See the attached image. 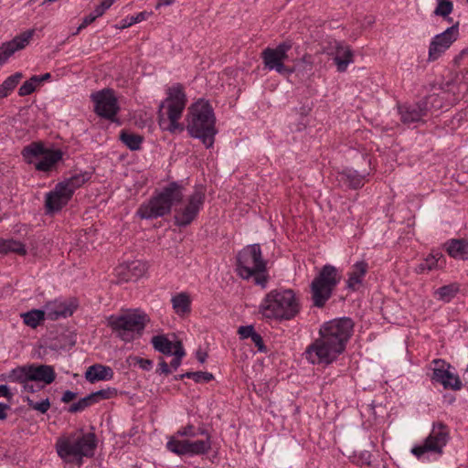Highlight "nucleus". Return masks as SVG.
<instances>
[{
	"instance_id": "1",
	"label": "nucleus",
	"mask_w": 468,
	"mask_h": 468,
	"mask_svg": "<svg viewBox=\"0 0 468 468\" xmlns=\"http://www.w3.org/2000/svg\"><path fill=\"white\" fill-rule=\"evenodd\" d=\"M300 304L291 289H275L269 292L261 300L258 313L268 321H285L296 316Z\"/></svg>"
},
{
	"instance_id": "2",
	"label": "nucleus",
	"mask_w": 468,
	"mask_h": 468,
	"mask_svg": "<svg viewBox=\"0 0 468 468\" xmlns=\"http://www.w3.org/2000/svg\"><path fill=\"white\" fill-rule=\"evenodd\" d=\"M215 123L213 109L207 101H198L189 108L187 132L192 137L199 139L206 148L214 144L218 133Z\"/></svg>"
},
{
	"instance_id": "3",
	"label": "nucleus",
	"mask_w": 468,
	"mask_h": 468,
	"mask_svg": "<svg viewBox=\"0 0 468 468\" xmlns=\"http://www.w3.org/2000/svg\"><path fill=\"white\" fill-rule=\"evenodd\" d=\"M186 101V96L182 84L176 83L167 89L166 98L160 103L158 108V124L163 131L174 133L177 130H183L179 120L182 117Z\"/></svg>"
},
{
	"instance_id": "4",
	"label": "nucleus",
	"mask_w": 468,
	"mask_h": 468,
	"mask_svg": "<svg viewBox=\"0 0 468 468\" xmlns=\"http://www.w3.org/2000/svg\"><path fill=\"white\" fill-rule=\"evenodd\" d=\"M236 271L243 280L253 279L256 285L261 288L267 286V261L259 244L248 245L238 253Z\"/></svg>"
},
{
	"instance_id": "5",
	"label": "nucleus",
	"mask_w": 468,
	"mask_h": 468,
	"mask_svg": "<svg viewBox=\"0 0 468 468\" xmlns=\"http://www.w3.org/2000/svg\"><path fill=\"white\" fill-rule=\"evenodd\" d=\"M97 440L94 433H73L58 440L56 449L58 456L68 463L80 466L83 458L94 455Z\"/></svg>"
},
{
	"instance_id": "6",
	"label": "nucleus",
	"mask_w": 468,
	"mask_h": 468,
	"mask_svg": "<svg viewBox=\"0 0 468 468\" xmlns=\"http://www.w3.org/2000/svg\"><path fill=\"white\" fill-rule=\"evenodd\" d=\"M184 188L176 182H171L147 202L141 204L137 215L141 218L153 219L169 214L171 207L182 201Z\"/></svg>"
},
{
	"instance_id": "7",
	"label": "nucleus",
	"mask_w": 468,
	"mask_h": 468,
	"mask_svg": "<svg viewBox=\"0 0 468 468\" xmlns=\"http://www.w3.org/2000/svg\"><path fill=\"white\" fill-rule=\"evenodd\" d=\"M148 321L145 314L133 311L120 315H112L108 324L117 337L130 343L142 335Z\"/></svg>"
},
{
	"instance_id": "8",
	"label": "nucleus",
	"mask_w": 468,
	"mask_h": 468,
	"mask_svg": "<svg viewBox=\"0 0 468 468\" xmlns=\"http://www.w3.org/2000/svg\"><path fill=\"white\" fill-rule=\"evenodd\" d=\"M443 107V100L437 94H431L414 103L398 105L400 121L406 125L423 122L424 118L433 116Z\"/></svg>"
},
{
	"instance_id": "9",
	"label": "nucleus",
	"mask_w": 468,
	"mask_h": 468,
	"mask_svg": "<svg viewBox=\"0 0 468 468\" xmlns=\"http://www.w3.org/2000/svg\"><path fill=\"white\" fill-rule=\"evenodd\" d=\"M341 273L333 265L326 264L311 283L314 305L323 307L331 298L333 291L341 281Z\"/></svg>"
},
{
	"instance_id": "10",
	"label": "nucleus",
	"mask_w": 468,
	"mask_h": 468,
	"mask_svg": "<svg viewBox=\"0 0 468 468\" xmlns=\"http://www.w3.org/2000/svg\"><path fill=\"white\" fill-rule=\"evenodd\" d=\"M449 440L450 430L448 426L441 421L434 422L430 434L422 443L412 447L411 453L419 460L428 458L431 455L441 456Z\"/></svg>"
},
{
	"instance_id": "11",
	"label": "nucleus",
	"mask_w": 468,
	"mask_h": 468,
	"mask_svg": "<svg viewBox=\"0 0 468 468\" xmlns=\"http://www.w3.org/2000/svg\"><path fill=\"white\" fill-rule=\"evenodd\" d=\"M353 330L354 322L352 319L343 317L324 323L319 330V335L325 337L335 346L337 345L341 350L345 351Z\"/></svg>"
},
{
	"instance_id": "12",
	"label": "nucleus",
	"mask_w": 468,
	"mask_h": 468,
	"mask_svg": "<svg viewBox=\"0 0 468 468\" xmlns=\"http://www.w3.org/2000/svg\"><path fill=\"white\" fill-rule=\"evenodd\" d=\"M199 434L205 436V438L196 441L191 440V438L186 440L171 438L166 443V448L179 456L207 454L211 450V436L207 430L201 428L199 429Z\"/></svg>"
},
{
	"instance_id": "13",
	"label": "nucleus",
	"mask_w": 468,
	"mask_h": 468,
	"mask_svg": "<svg viewBox=\"0 0 468 468\" xmlns=\"http://www.w3.org/2000/svg\"><path fill=\"white\" fill-rule=\"evenodd\" d=\"M344 351L320 335L305 350V358L312 364L329 365L337 359Z\"/></svg>"
},
{
	"instance_id": "14",
	"label": "nucleus",
	"mask_w": 468,
	"mask_h": 468,
	"mask_svg": "<svg viewBox=\"0 0 468 468\" xmlns=\"http://www.w3.org/2000/svg\"><path fill=\"white\" fill-rule=\"evenodd\" d=\"M291 41H284L276 48H267L261 53V58L264 67L269 70H275L282 75H290L294 69L284 65V61L288 58V51L292 48Z\"/></svg>"
},
{
	"instance_id": "15",
	"label": "nucleus",
	"mask_w": 468,
	"mask_h": 468,
	"mask_svg": "<svg viewBox=\"0 0 468 468\" xmlns=\"http://www.w3.org/2000/svg\"><path fill=\"white\" fill-rule=\"evenodd\" d=\"M205 202V193L196 189L186 199V202L176 208L175 223L178 227L188 226L197 216Z\"/></svg>"
},
{
	"instance_id": "16",
	"label": "nucleus",
	"mask_w": 468,
	"mask_h": 468,
	"mask_svg": "<svg viewBox=\"0 0 468 468\" xmlns=\"http://www.w3.org/2000/svg\"><path fill=\"white\" fill-rule=\"evenodd\" d=\"M90 99L94 103V111L99 116L109 120L116 116L119 106L112 90L103 89L93 92Z\"/></svg>"
},
{
	"instance_id": "17",
	"label": "nucleus",
	"mask_w": 468,
	"mask_h": 468,
	"mask_svg": "<svg viewBox=\"0 0 468 468\" xmlns=\"http://www.w3.org/2000/svg\"><path fill=\"white\" fill-rule=\"evenodd\" d=\"M459 37V25L456 23L445 31L436 35L431 41L429 48V60L438 59Z\"/></svg>"
},
{
	"instance_id": "18",
	"label": "nucleus",
	"mask_w": 468,
	"mask_h": 468,
	"mask_svg": "<svg viewBox=\"0 0 468 468\" xmlns=\"http://www.w3.org/2000/svg\"><path fill=\"white\" fill-rule=\"evenodd\" d=\"M433 373L431 379L443 386L444 388L459 390L462 388V382L457 375L450 372V365L443 360H433Z\"/></svg>"
},
{
	"instance_id": "19",
	"label": "nucleus",
	"mask_w": 468,
	"mask_h": 468,
	"mask_svg": "<svg viewBox=\"0 0 468 468\" xmlns=\"http://www.w3.org/2000/svg\"><path fill=\"white\" fill-rule=\"evenodd\" d=\"M78 306L75 299H55L48 302L44 308L47 318L52 321L72 315Z\"/></svg>"
},
{
	"instance_id": "20",
	"label": "nucleus",
	"mask_w": 468,
	"mask_h": 468,
	"mask_svg": "<svg viewBox=\"0 0 468 468\" xmlns=\"http://www.w3.org/2000/svg\"><path fill=\"white\" fill-rule=\"evenodd\" d=\"M35 34V29H29L16 36L12 40L0 46V65L5 64L16 51L25 48Z\"/></svg>"
},
{
	"instance_id": "21",
	"label": "nucleus",
	"mask_w": 468,
	"mask_h": 468,
	"mask_svg": "<svg viewBox=\"0 0 468 468\" xmlns=\"http://www.w3.org/2000/svg\"><path fill=\"white\" fill-rule=\"evenodd\" d=\"M72 197L70 190H67L63 185L58 183L54 190L46 195V208L48 212L59 211Z\"/></svg>"
},
{
	"instance_id": "22",
	"label": "nucleus",
	"mask_w": 468,
	"mask_h": 468,
	"mask_svg": "<svg viewBox=\"0 0 468 468\" xmlns=\"http://www.w3.org/2000/svg\"><path fill=\"white\" fill-rule=\"evenodd\" d=\"M332 49H334V61L336 64L337 70L339 72L346 71L348 65L354 61V55L350 47L342 42L335 41Z\"/></svg>"
},
{
	"instance_id": "23",
	"label": "nucleus",
	"mask_w": 468,
	"mask_h": 468,
	"mask_svg": "<svg viewBox=\"0 0 468 468\" xmlns=\"http://www.w3.org/2000/svg\"><path fill=\"white\" fill-rule=\"evenodd\" d=\"M445 263V259L441 252H431L416 265L414 271L417 274L428 273L434 270L442 269Z\"/></svg>"
},
{
	"instance_id": "24",
	"label": "nucleus",
	"mask_w": 468,
	"mask_h": 468,
	"mask_svg": "<svg viewBox=\"0 0 468 468\" xmlns=\"http://www.w3.org/2000/svg\"><path fill=\"white\" fill-rule=\"evenodd\" d=\"M368 271V264L365 261L356 262L348 273L346 286L352 291H356L362 283L365 275Z\"/></svg>"
},
{
	"instance_id": "25",
	"label": "nucleus",
	"mask_w": 468,
	"mask_h": 468,
	"mask_svg": "<svg viewBox=\"0 0 468 468\" xmlns=\"http://www.w3.org/2000/svg\"><path fill=\"white\" fill-rule=\"evenodd\" d=\"M113 375L112 367L101 364H95L87 368L85 378L90 383H94L101 380H111Z\"/></svg>"
},
{
	"instance_id": "26",
	"label": "nucleus",
	"mask_w": 468,
	"mask_h": 468,
	"mask_svg": "<svg viewBox=\"0 0 468 468\" xmlns=\"http://www.w3.org/2000/svg\"><path fill=\"white\" fill-rule=\"evenodd\" d=\"M29 378L34 381L51 384L56 378L54 367L48 365H30Z\"/></svg>"
},
{
	"instance_id": "27",
	"label": "nucleus",
	"mask_w": 468,
	"mask_h": 468,
	"mask_svg": "<svg viewBox=\"0 0 468 468\" xmlns=\"http://www.w3.org/2000/svg\"><path fill=\"white\" fill-rule=\"evenodd\" d=\"M39 158H41L36 164V169L38 171H49L55 164H57L62 158V153L60 150H47L45 149V154H42Z\"/></svg>"
},
{
	"instance_id": "28",
	"label": "nucleus",
	"mask_w": 468,
	"mask_h": 468,
	"mask_svg": "<svg viewBox=\"0 0 468 468\" xmlns=\"http://www.w3.org/2000/svg\"><path fill=\"white\" fill-rule=\"evenodd\" d=\"M366 176L356 170L346 169L339 174V181L351 188H359L364 186Z\"/></svg>"
},
{
	"instance_id": "29",
	"label": "nucleus",
	"mask_w": 468,
	"mask_h": 468,
	"mask_svg": "<svg viewBox=\"0 0 468 468\" xmlns=\"http://www.w3.org/2000/svg\"><path fill=\"white\" fill-rule=\"evenodd\" d=\"M151 344L154 350L166 356L172 355L176 349V343L171 342L165 335L153 336Z\"/></svg>"
},
{
	"instance_id": "30",
	"label": "nucleus",
	"mask_w": 468,
	"mask_h": 468,
	"mask_svg": "<svg viewBox=\"0 0 468 468\" xmlns=\"http://www.w3.org/2000/svg\"><path fill=\"white\" fill-rule=\"evenodd\" d=\"M44 144L40 142L32 143L22 150V155L28 164H34L37 158L45 154Z\"/></svg>"
},
{
	"instance_id": "31",
	"label": "nucleus",
	"mask_w": 468,
	"mask_h": 468,
	"mask_svg": "<svg viewBox=\"0 0 468 468\" xmlns=\"http://www.w3.org/2000/svg\"><path fill=\"white\" fill-rule=\"evenodd\" d=\"M171 302L173 309L177 314L183 315L190 312L191 301L186 292L176 294L172 297Z\"/></svg>"
},
{
	"instance_id": "32",
	"label": "nucleus",
	"mask_w": 468,
	"mask_h": 468,
	"mask_svg": "<svg viewBox=\"0 0 468 468\" xmlns=\"http://www.w3.org/2000/svg\"><path fill=\"white\" fill-rule=\"evenodd\" d=\"M0 254H7L9 252H14L21 256L27 254L25 245L20 241L0 239Z\"/></svg>"
},
{
	"instance_id": "33",
	"label": "nucleus",
	"mask_w": 468,
	"mask_h": 468,
	"mask_svg": "<svg viewBox=\"0 0 468 468\" xmlns=\"http://www.w3.org/2000/svg\"><path fill=\"white\" fill-rule=\"evenodd\" d=\"M448 253L453 258H464L468 254V241L466 239H452L447 248Z\"/></svg>"
},
{
	"instance_id": "34",
	"label": "nucleus",
	"mask_w": 468,
	"mask_h": 468,
	"mask_svg": "<svg viewBox=\"0 0 468 468\" xmlns=\"http://www.w3.org/2000/svg\"><path fill=\"white\" fill-rule=\"evenodd\" d=\"M46 311L39 309H33L21 314L23 322L31 328H36L42 321H44Z\"/></svg>"
},
{
	"instance_id": "35",
	"label": "nucleus",
	"mask_w": 468,
	"mask_h": 468,
	"mask_svg": "<svg viewBox=\"0 0 468 468\" xmlns=\"http://www.w3.org/2000/svg\"><path fill=\"white\" fill-rule=\"evenodd\" d=\"M89 179V173H81L72 176L65 181L60 182V184L63 185L67 190H70V194L73 195L74 191L85 184Z\"/></svg>"
},
{
	"instance_id": "36",
	"label": "nucleus",
	"mask_w": 468,
	"mask_h": 468,
	"mask_svg": "<svg viewBox=\"0 0 468 468\" xmlns=\"http://www.w3.org/2000/svg\"><path fill=\"white\" fill-rule=\"evenodd\" d=\"M29 371L30 366L18 367L10 371V373L7 376V378L9 381L23 384L27 380H31V378H29Z\"/></svg>"
},
{
	"instance_id": "37",
	"label": "nucleus",
	"mask_w": 468,
	"mask_h": 468,
	"mask_svg": "<svg viewBox=\"0 0 468 468\" xmlns=\"http://www.w3.org/2000/svg\"><path fill=\"white\" fill-rule=\"evenodd\" d=\"M120 139L132 151L139 150L143 143L142 136L124 131L121 133Z\"/></svg>"
},
{
	"instance_id": "38",
	"label": "nucleus",
	"mask_w": 468,
	"mask_h": 468,
	"mask_svg": "<svg viewBox=\"0 0 468 468\" xmlns=\"http://www.w3.org/2000/svg\"><path fill=\"white\" fill-rule=\"evenodd\" d=\"M459 287L456 283H452L440 287L435 294L438 295L439 299L444 302H450L457 293Z\"/></svg>"
},
{
	"instance_id": "39",
	"label": "nucleus",
	"mask_w": 468,
	"mask_h": 468,
	"mask_svg": "<svg viewBox=\"0 0 468 468\" xmlns=\"http://www.w3.org/2000/svg\"><path fill=\"white\" fill-rule=\"evenodd\" d=\"M23 400L27 403L29 408L43 414L46 413L50 408V401L48 398H46L45 399H42L39 402H36L33 399H31L28 396H27L23 398Z\"/></svg>"
},
{
	"instance_id": "40",
	"label": "nucleus",
	"mask_w": 468,
	"mask_h": 468,
	"mask_svg": "<svg viewBox=\"0 0 468 468\" xmlns=\"http://www.w3.org/2000/svg\"><path fill=\"white\" fill-rule=\"evenodd\" d=\"M93 403H97L101 399H109L117 396V389L114 388H108L101 389L96 392L90 394Z\"/></svg>"
},
{
	"instance_id": "41",
	"label": "nucleus",
	"mask_w": 468,
	"mask_h": 468,
	"mask_svg": "<svg viewBox=\"0 0 468 468\" xmlns=\"http://www.w3.org/2000/svg\"><path fill=\"white\" fill-rule=\"evenodd\" d=\"M172 355H174L175 357L171 361L169 367L176 370L181 365L182 358L186 356L185 349L180 341L176 342V349Z\"/></svg>"
},
{
	"instance_id": "42",
	"label": "nucleus",
	"mask_w": 468,
	"mask_h": 468,
	"mask_svg": "<svg viewBox=\"0 0 468 468\" xmlns=\"http://www.w3.org/2000/svg\"><path fill=\"white\" fill-rule=\"evenodd\" d=\"M437 7L434 10V15L447 17L453 10L452 2L450 0H438Z\"/></svg>"
},
{
	"instance_id": "43",
	"label": "nucleus",
	"mask_w": 468,
	"mask_h": 468,
	"mask_svg": "<svg viewBox=\"0 0 468 468\" xmlns=\"http://www.w3.org/2000/svg\"><path fill=\"white\" fill-rule=\"evenodd\" d=\"M181 378H192L196 382H209L213 379V375L209 372H186V374L181 375Z\"/></svg>"
},
{
	"instance_id": "44",
	"label": "nucleus",
	"mask_w": 468,
	"mask_h": 468,
	"mask_svg": "<svg viewBox=\"0 0 468 468\" xmlns=\"http://www.w3.org/2000/svg\"><path fill=\"white\" fill-rule=\"evenodd\" d=\"M93 401L91 399V397L90 395L80 399L78 402L73 403L69 408V412L70 413H76L84 410L88 407L93 405Z\"/></svg>"
},
{
	"instance_id": "45",
	"label": "nucleus",
	"mask_w": 468,
	"mask_h": 468,
	"mask_svg": "<svg viewBox=\"0 0 468 468\" xmlns=\"http://www.w3.org/2000/svg\"><path fill=\"white\" fill-rule=\"evenodd\" d=\"M23 75L20 72H16L5 80V81L1 84L4 89L7 90V92H11L16 86L19 83Z\"/></svg>"
},
{
	"instance_id": "46",
	"label": "nucleus",
	"mask_w": 468,
	"mask_h": 468,
	"mask_svg": "<svg viewBox=\"0 0 468 468\" xmlns=\"http://www.w3.org/2000/svg\"><path fill=\"white\" fill-rule=\"evenodd\" d=\"M176 434L181 437L195 438L199 434V429L196 430L192 424L180 428Z\"/></svg>"
},
{
	"instance_id": "47",
	"label": "nucleus",
	"mask_w": 468,
	"mask_h": 468,
	"mask_svg": "<svg viewBox=\"0 0 468 468\" xmlns=\"http://www.w3.org/2000/svg\"><path fill=\"white\" fill-rule=\"evenodd\" d=\"M148 17V14L146 12H140L136 16H133L131 17H128L124 20H122V27L125 28L128 27L133 24L142 22L145 20Z\"/></svg>"
},
{
	"instance_id": "48",
	"label": "nucleus",
	"mask_w": 468,
	"mask_h": 468,
	"mask_svg": "<svg viewBox=\"0 0 468 468\" xmlns=\"http://www.w3.org/2000/svg\"><path fill=\"white\" fill-rule=\"evenodd\" d=\"M128 269L133 272L134 277H139L144 274L146 265L141 261H133L128 265Z\"/></svg>"
},
{
	"instance_id": "49",
	"label": "nucleus",
	"mask_w": 468,
	"mask_h": 468,
	"mask_svg": "<svg viewBox=\"0 0 468 468\" xmlns=\"http://www.w3.org/2000/svg\"><path fill=\"white\" fill-rule=\"evenodd\" d=\"M255 333L256 331L252 325L240 326L238 329V334L241 339L251 338Z\"/></svg>"
},
{
	"instance_id": "50",
	"label": "nucleus",
	"mask_w": 468,
	"mask_h": 468,
	"mask_svg": "<svg viewBox=\"0 0 468 468\" xmlns=\"http://www.w3.org/2000/svg\"><path fill=\"white\" fill-rule=\"evenodd\" d=\"M35 91V87L32 86V83L28 80L25 81L18 90V94L20 96H27Z\"/></svg>"
},
{
	"instance_id": "51",
	"label": "nucleus",
	"mask_w": 468,
	"mask_h": 468,
	"mask_svg": "<svg viewBox=\"0 0 468 468\" xmlns=\"http://www.w3.org/2000/svg\"><path fill=\"white\" fill-rule=\"evenodd\" d=\"M251 341L254 343V345L258 347V350L261 352H266V346L263 343L262 337L260 334L257 332L251 336Z\"/></svg>"
},
{
	"instance_id": "52",
	"label": "nucleus",
	"mask_w": 468,
	"mask_h": 468,
	"mask_svg": "<svg viewBox=\"0 0 468 468\" xmlns=\"http://www.w3.org/2000/svg\"><path fill=\"white\" fill-rule=\"evenodd\" d=\"M156 373L158 374H164V375H168L171 373V369L169 367V365L165 361V359L163 357H160L159 359V363H158V367L156 369Z\"/></svg>"
},
{
	"instance_id": "53",
	"label": "nucleus",
	"mask_w": 468,
	"mask_h": 468,
	"mask_svg": "<svg viewBox=\"0 0 468 468\" xmlns=\"http://www.w3.org/2000/svg\"><path fill=\"white\" fill-rule=\"evenodd\" d=\"M135 360H136L137 364L140 366V367L143 368L144 370H150L152 368V366H153L152 360L140 358V357H135Z\"/></svg>"
},
{
	"instance_id": "54",
	"label": "nucleus",
	"mask_w": 468,
	"mask_h": 468,
	"mask_svg": "<svg viewBox=\"0 0 468 468\" xmlns=\"http://www.w3.org/2000/svg\"><path fill=\"white\" fill-rule=\"evenodd\" d=\"M95 19H96L95 16L91 13L89 16H85L83 18L81 24L78 27L77 33H79L80 30H82L83 28L88 27L90 24H91L93 21H95Z\"/></svg>"
},
{
	"instance_id": "55",
	"label": "nucleus",
	"mask_w": 468,
	"mask_h": 468,
	"mask_svg": "<svg viewBox=\"0 0 468 468\" xmlns=\"http://www.w3.org/2000/svg\"><path fill=\"white\" fill-rule=\"evenodd\" d=\"M0 398H5L8 400L12 399L13 394L6 385H0Z\"/></svg>"
},
{
	"instance_id": "56",
	"label": "nucleus",
	"mask_w": 468,
	"mask_h": 468,
	"mask_svg": "<svg viewBox=\"0 0 468 468\" xmlns=\"http://www.w3.org/2000/svg\"><path fill=\"white\" fill-rule=\"evenodd\" d=\"M76 398H77V393L70 391V390H67L64 392V394L61 398V401L64 403H69V402L72 401L73 399H75Z\"/></svg>"
},
{
	"instance_id": "57",
	"label": "nucleus",
	"mask_w": 468,
	"mask_h": 468,
	"mask_svg": "<svg viewBox=\"0 0 468 468\" xmlns=\"http://www.w3.org/2000/svg\"><path fill=\"white\" fill-rule=\"evenodd\" d=\"M33 380H27V382H24L22 385H23V390L24 391H27V392H30V393H34L37 390V388H36L35 385H33L31 382Z\"/></svg>"
},
{
	"instance_id": "58",
	"label": "nucleus",
	"mask_w": 468,
	"mask_h": 468,
	"mask_svg": "<svg viewBox=\"0 0 468 468\" xmlns=\"http://www.w3.org/2000/svg\"><path fill=\"white\" fill-rule=\"evenodd\" d=\"M360 460L362 463L370 465L371 463V454L368 452H364L360 455Z\"/></svg>"
},
{
	"instance_id": "59",
	"label": "nucleus",
	"mask_w": 468,
	"mask_h": 468,
	"mask_svg": "<svg viewBox=\"0 0 468 468\" xmlns=\"http://www.w3.org/2000/svg\"><path fill=\"white\" fill-rule=\"evenodd\" d=\"M106 10L107 9L104 8L101 4H100L98 6H96V8L94 9V11L91 14H93L95 18H97V17L101 16Z\"/></svg>"
},
{
	"instance_id": "60",
	"label": "nucleus",
	"mask_w": 468,
	"mask_h": 468,
	"mask_svg": "<svg viewBox=\"0 0 468 468\" xmlns=\"http://www.w3.org/2000/svg\"><path fill=\"white\" fill-rule=\"evenodd\" d=\"M9 410V406L0 402V420H5L7 417L6 410Z\"/></svg>"
},
{
	"instance_id": "61",
	"label": "nucleus",
	"mask_w": 468,
	"mask_h": 468,
	"mask_svg": "<svg viewBox=\"0 0 468 468\" xmlns=\"http://www.w3.org/2000/svg\"><path fill=\"white\" fill-rule=\"evenodd\" d=\"M175 2V0H158V3L156 5V9L163 5H170Z\"/></svg>"
},
{
	"instance_id": "62",
	"label": "nucleus",
	"mask_w": 468,
	"mask_h": 468,
	"mask_svg": "<svg viewBox=\"0 0 468 468\" xmlns=\"http://www.w3.org/2000/svg\"><path fill=\"white\" fill-rule=\"evenodd\" d=\"M29 82L32 83V86L35 87V89L37 88V86H38L41 82L39 81L38 80V76L37 75H34L32 76L29 80H28Z\"/></svg>"
},
{
	"instance_id": "63",
	"label": "nucleus",
	"mask_w": 468,
	"mask_h": 468,
	"mask_svg": "<svg viewBox=\"0 0 468 468\" xmlns=\"http://www.w3.org/2000/svg\"><path fill=\"white\" fill-rule=\"evenodd\" d=\"M197 358L200 363H204L207 358V354L201 351H197Z\"/></svg>"
},
{
	"instance_id": "64",
	"label": "nucleus",
	"mask_w": 468,
	"mask_h": 468,
	"mask_svg": "<svg viewBox=\"0 0 468 468\" xmlns=\"http://www.w3.org/2000/svg\"><path fill=\"white\" fill-rule=\"evenodd\" d=\"M116 0H102L101 1V5L104 8L108 9L112 6V5L115 2Z\"/></svg>"
}]
</instances>
